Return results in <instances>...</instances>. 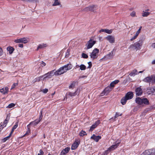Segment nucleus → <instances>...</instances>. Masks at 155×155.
<instances>
[{"label":"nucleus","mask_w":155,"mask_h":155,"mask_svg":"<svg viewBox=\"0 0 155 155\" xmlns=\"http://www.w3.org/2000/svg\"><path fill=\"white\" fill-rule=\"evenodd\" d=\"M120 140H119L118 139L116 141V142H117L116 144H115L114 145H112L109 148H108V150H109L110 151L114 150V149L116 148L120 144Z\"/></svg>","instance_id":"obj_9"},{"label":"nucleus","mask_w":155,"mask_h":155,"mask_svg":"<svg viewBox=\"0 0 155 155\" xmlns=\"http://www.w3.org/2000/svg\"><path fill=\"white\" fill-rule=\"evenodd\" d=\"M39 152L40 153H38V155H44V153L43 151V150L41 149L39 150Z\"/></svg>","instance_id":"obj_48"},{"label":"nucleus","mask_w":155,"mask_h":155,"mask_svg":"<svg viewBox=\"0 0 155 155\" xmlns=\"http://www.w3.org/2000/svg\"><path fill=\"white\" fill-rule=\"evenodd\" d=\"M63 74H64V73L61 69V67L54 72V75H60Z\"/></svg>","instance_id":"obj_20"},{"label":"nucleus","mask_w":155,"mask_h":155,"mask_svg":"<svg viewBox=\"0 0 155 155\" xmlns=\"http://www.w3.org/2000/svg\"><path fill=\"white\" fill-rule=\"evenodd\" d=\"M41 66L43 67L45 66L46 65V64L43 61H42L41 63L40 64Z\"/></svg>","instance_id":"obj_49"},{"label":"nucleus","mask_w":155,"mask_h":155,"mask_svg":"<svg viewBox=\"0 0 155 155\" xmlns=\"http://www.w3.org/2000/svg\"><path fill=\"white\" fill-rule=\"evenodd\" d=\"M151 47L153 48H155V42L153 43L151 46Z\"/></svg>","instance_id":"obj_62"},{"label":"nucleus","mask_w":155,"mask_h":155,"mask_svg":"<svg viewBox=\"0 0 155 155\" xmlns=\"http://www.w3.org/2000/svg\"><path fill=\"white\" fill-rule=\"evenodd\" d=\"M72 68L73 65L70 63L67 64L61 67L64 73L66 72L67 71L71 69Z\"/></svg>","instance_id":"obj_6"},{"label":"nucleus","mask_w":155,"mask_h":155,"mask_svg":"<svg viewBox=\"0 0 155 155\" xmlns=\"http://www.w3.org/2000/svg\"><path fill=\"white\" fill-rule=\"evenodd\" d=\"M28 39L25 38H23L22 43L24 44L27 43L28 42Z\"/></svg>","instance_id":"obj_46"},{"label":"nucleus","mask_w":155,"mask_h":155,"mask_svg":"<svg viewBox=\"0 0 155 155\" xmlns=\"http://www.w3.org/2000/svg\"><path fill=\"white\" fill-rule=\"evenodd\" d=\"M70 150L69 147H67L62 150L60 155H64L68 153Z\"/></svg>","instance_id":"obj_18"},{"label":"nucleus","mask_w":155,"mask_h":155,"mask_svg":"<svg viewBox=\"0 0 155 155\" xmlns=\"http://www.w3.org/2000/svg\"><path fill=\"white\" fill-rule=\"evenodd\" d=\"M8 88L7 87H5L0 89V92L3 94H5L8 93Z\"/></svg>","instance_id":"obj_17"},{"label":"nucleus","mask_w":155,"mask_h":155,"mask_svg":"<svg viewBox=\"0 0 155 155\" xmlns=\"http://www.w3.org/2000/svg\"><path fill=\"white\" fill-rule=\"evenodd\" d=\"M18 46L20 48H22L23 47V44H19L18 45Z\"/></svg>","instance_id":"obj_63"},{"label":"nucleus","mask_w":155,"mask_h":155,"mask_svg":"<svg viewBox=\"0 0 155 155\" xmlns=\"http://www.w3.org/2000/svg\"><path fill=\"white\" fill-rule=\"evenodd\" d=\"M142 45V42L140 41L136 42L133 44L131 45L130 46V48L132 50L137 51L140 49V47Z\"/></svg>","instance_id":"obj_2"},{"label":"nucleus","mask_w":155,"mask_h":155,"mask_svg":"<svg viewBox=\"0 0 155 155\" xmlns=\"http://www.w3.org/2000/svg\"><path fill=\"white\" fill-rule=\"evenodd\" d=\"M47 46L46 44H39L37 48V50L38 51L40 48L41 49L44 47H46Z\"/></svg>","instance_id":"obj_25"},{"label":"nucleus","mask_w":155,"mask_h":155,"mask_svg":"<svg viewBox=\"0 0 155 155\" xmlns=\"http://www.w3.org/2000/svg\"><path fill=\"white\" fill-rule=\"evenodd\" d=\"M112 89V88H111L110 86H107L101 93V96H103L105 94L106 95L108 94L111 91Z\"/></svg>","instance_id":"obj_8"},{"label":"nucleus","mask_w":155,"mask_h":155,"mask_svg":"<svg viewBox=\"0 0 155 155\" xmlns=\"http://www.w3.org/2000/svg\"><path fill=\"white\" fill-rule=\"evenodd\" d=\"M99 52V50L97 48L94 49L90 54L91 58L92 60L97 59L98 57V54Z\"/></svg>","instance_id":"obj_5"},{"label":"nucleus","mask_w":155,"mask_h":155,"mask_svg":"<svg viewBox=\"0 0 155 155\" xmlns=\"http://www.w3.org/2000/svg\"><path fill=\"white\" fill-rule=\"evenodd\" d=\"M76 84V82L75 81H73L71 83V85L69 86V88L71 89L72 88H74L75 86V84Z\"/></svg>","instance_id":"obj_39"},{"label":"nucleus","mask_w":155,"mask_h":155,"mask_svg":"<svg viewBox=\"0 0 155 155\" xmlns=\"http://www.w3.org/2000/svg\"><path fill=\"white\" fill-rule=\"evenodd\" d=\"M97 5H92L89 6L83 9V11L85 12L90 11L94 12H96L97 9Z\"/></svg>","instance_id":"obj_3"},{"label":"nucleus","mask_w":155,"mask_h":155,"mask_svg":"<svg viewBox=\"0 0 155 155\" xmlns=\"http://www.w3.org/2000/svg\"><path fill=\"white\" fill-rule=\"evenodd\" d=\"M122 114H120L119 113H118L117 112H116V114H115L114 117V121L116 120V119L119 116H121Z\"/></svg>","instance_id":"obj_35"},{"label":"nucleus","mask_w":155,"mask_h":155,"mask_svg":"<svg viewBox=\"0 0 155 155\" xmlns=\"http://www.w3.org/2000/svg\"><path fill=\"white\" fill-rule=\"evenodd\" d=\"M140 33V32L137 31L136 32L135 35L137 37Z\"/></svg>","instance_id":"obj_64"},{"label":"nucleus","mask_w":155,"mask_h":155,"mask_svg":"<svg viewBox=\"0 0 155 155\" xmlns=\"http://www.w3.org/2000/svg\"><path fill=\"white\" fill-rule=\"evenodd\" d=\"M151 150V155H155V149H150Z\"/></svg>","instance_id":"obj_47"},{"label":"nucleus","mask_w":155,"mask_h":155,"mask_svg":"<svg viewBox=\"0 0 155 155\" xmlns=\"http://www.w3.org/2000/svg\"><path fill=\"white\" fill-rule=\"evenodd\" d=\"M109 150H108V149L107 150L104 151V152L103 153L104 155H107L109 153Z\"/></svg>","instance_id":"obj_51"},{"label":"nucleus","mask_w":155,"mask_h":155,"mask_svg":"<svg viewBox=\"0 0 155 155\" xmlns=\"http://www.w3.org/2000/svg\"><path fill=\"white\" fill-rule=\"evenodd\" d=\"M78 91V89H77L73 93L71 92H68L66 93V95L67 96H69L71 97L74 96L77 94Z\"/></svg>","instance_id":"obj_19"},{"label":"nucleus","mask_w":155,"mask_h":155,"mask_svg":"<svg viewBox=\"0 0 155 155\" xmlns=\"http://www.w3.org/2000/svg\"><path fill=\"white\" fill-rule=\"evenodd\" d=\"M39 122L38 121V119H36L35 120L31 122L27 126V127L29 126L31 124H33L34 125H36L38 124Z\"/></svg>","instance_id":"obj_23"},{"label":"nucleus","mask_w":155,"mask_h":155,"mask_svg":"<svg viewBox=\"0 0 155 155\" xmlns=\"http://www.w3.org/2000/svg\"><path fill=\"white\" fill-rule=\"evenodd\" d=\"M12 134L10 133L8 136L2 139V141L3 143L5 142L7 140H8L12 136Z\"/></svg>","instance_id":"obj_22"},{"label":"nucleus","mask_w":155,"mask_h":155,"mask_svg":"<svg viewBox=\"0 0 155 155\" xmlns=\"http://www.w3.org/2000/svg\"><path fill=\"white\" fill-rule=\"evenodd\" d=\"M18 126V124H15L14 126L13 127H12V130H11V131L10 133H11V134H12V133L14 131V130L16 129V128Z\"/></svg>","instance_id":"obj_40"},{"label":"nucleus","mask_w":155,"mask_h":155,"mask_svg":"<svg viewBox=\"0 0 155 155\" xmlns=\"http://www.w3.org/2000/svg\"><path fill=\"white\" fill-rule=\"evenodd\" d=\"M127 98H126L125 97H124L122 98L121 99L120 102L123 105H124L127 102Z\"/></svg>","instance_id":"obj_24"},{"label":"nucleus","mask_w":155,"mask_h":155,"mask_svg":"<svg viewBox=\"0 0 155 155\" xmlns=\"http://www.w3.org/2000/svg\"><path fill=\"white\" fill-rule=\"evenodd\" d=\"M96 43V41H93L92 39H90L89 41L87 42V43L86 45V46L87 47V49H89L92 48Z\"/></svg>","instance_id":"obj_7"},{"label":"nucleus","mask_w":155,"mask_h":155,"mask_svg":"<svg viewBox=\"0 0 155 155\" xmlns=\"http://www.w3.org/2000/svg\"><path fill=\"white\" fill-rule=\"evenodd\" d=\"M8 122L6 121V120H5L4 122V124H3V125H4V127H6L7 125V124L8 123Z\"/></svg>","instance_id":"obj_58"},{"label":"nucleus","mask_w":155,"mask_h":155,"mask_svg":"<svg viewBox=\"0 0 155 155\" xmlns=\"http://www.w3.org/2000/svg\"><path fill=\"white\" fill-rule=\"evenodd\" d=\"M140 155H148V152L147 151V150H146L142 153Z\"/></svg>","instance_id":"obj_50"},{"label":"nucleus","mask_w":155,"mask_h":155,"mask_svg":"<svg viewBox=\"0 0 155 155\" xmlns=\"http://www.w3.org/2000/svg\"><path fill=\"white\" fill-rule=\"evenodd\" d=\"M15 104L12 103L9 104L8 106L6 107V108H10L14 107L15 106Z\"/></svg>","instance_id":"obj_37"},{"label":"nucleus","mask_w":155,"mask_h":155,"mask_svg":"<svg viewBox=\"0 0 155 155\" xmlns=\"http://www.w3.org/2000/svg\"><path fill=\"white\" fill-rule=\"evenodd\" d=\"M151 150L150 149L147 150V151L148 152V155H151Z\"/></svg>","instance_id":"obj_59"},{"label":"nucleus","mask_w":155,"mask_h":155,"mask_svg":"<svg viewBox=\"0 0 155 155\" xmlns=\"http://www.w3.org/2000/svg\"><path fill=\"white\" fill-rule=\"evenodd\" d=\"M135 102L137 104L140 105L143 104L148 105L149 104V101L147 98H142L139 97H137L135 99Z\"/></svg>","instance_id":"obj_1"},{"label":"nucleus","mask_w":155,"mask_h":155,"mask_svg":"<svg viewBox=\"0 0 155 155\" xmlns=\"http://www.w3.org/2000/svg\"><path fill=\"white\" fill-rule=\"evenodd\" d=\"M80 144V142L75 141L74 143L72 144L71 147V149L72 150H74L76 149L78 147Z\"/></svg>","instance_id":"obj_16"},{"label":"nucleus","mask_w":155,"mask_h":155,"mask_svg":"<svg viewBox=\"0 0 155 155\" xmlns=\"http://www.w3.org/2000/svg\"><path fill=\"white\" fill-rule=\"evenodd\" d=\"M70 50L69 49H68L67 50L66 52L65 53V57L67 58L69 57L70 56Z\"/></svg>","instance_id":"obj_34"},{"label":"nucleus","mask_w":155,"mask_h":155,"mask_svg":"<svg viewBox=\"0 0 155 155\" xmlns=\"http://www.w3.org/2000/svg\"><path fill=\"white\" fill-rule=\"evenodd\" d=\"M135 92L137 96H141L143 94V90L141 86L136 88L135 90Z\"/></svg>","instance_id":"obj_11"},{"label":"nucleus","mask_w":155,"mask_h":155,"mask_svg":"<svg viewBox=\"0 0 155 155\" xmlns=\"http://www.w3.org/2000/svg\"><path fill=\"white\" fill-rule=\"evenodd\" d=\"M105 33H107L108 34H111L113 31V29H111L110 30H109L108 29H106L105 30Z\"/></svg>","instance_id":"obj_41"},{"label":"nucleus","mask_w":155,"mask_h":155,"mask_svg":"<svg viewBox=\"0 0 155 155\" xmlns=\"http://www.w3.org/2000/svg\"><path fill=\"white\" fill-rule=\"evenodd\" d=\"M18 85V82L16 83H14L12 86L11 89H12L15 88V87L17 86Z\"/></svg>","instance_id":"obj_42"},{"label":"nucleus","mask_w":155,"mask_h":155,"mask_svg":"<svg viewBox=\"0 0 155 155\" xmlns=\"http://www.w3.org/2000/svg\"><path fill=\"white\" fill-rule=\"evenodd\" d=\"M100 120H98L95 123L92 124V125L90 127L89 131H92L100 123Z\"/></svg>","instance_id":"obj_12"},{"label":"nucleus","mask_w":155,"mask_h":155,"mask_svg":"<svg viewBox=\"0 0 155 155\" xmlns=\"http://www.w3.org/2000/svg\"><path fill=\"white\" fill-rule=\"evenodd\" d=\"M7 50L9 51V53L11 54L13 53L15 50V49L12 47L9 46L7 48Z\"/></svg>","instance_id":"obj_21"},{"label":"nucleus","mask_w":155,"mask_h":155,"mask_svg":"<svg viewBox=\"0 0 155 155\" xmlns=\"http://www.w3.org/2000/svg\"><path fill=\"white\" fill-rule=\"evenodd\" d=\"M43 77V76H41L39 77L35 78L33 81V83H35L37 82H39L40 81Z\"/></svg>","instance_id":"obj_27"},{"label":"nucleus","mask_w":155,"mask_h":155,"mask_svg":"<svg viewBox=\"0 0 155 155\" xmlns=\"http://www.w3.org/2000/svg\"><path fill=\"white\" fill-rule=\"evenodd\" d=\"M119 82V80H115L112 81V82L114 84V85H115L117 84Z\"/></svg>","instance_id":"obj_56"},{"label":"nucleus","mask_w":155,"mask_h":155,"mask_svg":"<svg viewBox=\"0 0 155 155\" xmlns=\"http://www.w3.org/2000/svg\"><path fill=\"white\" fill-rule=\"evenodd\" d=\"M150 13L149 12L143 11L142 13V16L143 17H147L150 15Z\"/></svg>","instance_id":"obj_29"},{"label":"nucleus","mask_w":155,"mask_h":155,"mask_svg":"<svg viewBox=\"0 0 155 155\" xmlns=\"http://www.w3.org/2000/svg\"><path fill=\"white\" fill-rule=\"evenodd\" d=\"M3 53V51L2 49L0 48V56L2 55Z\"/></svg>","instance_id":"obj_60"},{"label":"nucleus","mask_w":155,"mask_h":155,"mask_svg":"<svg viewBox=\"0 0 155 155\" xmlns=\"http://www.w3.org/2000/svg\"><path fill=\"white\" fill-rule=\"evenodd\" d=\"M86 135H87V134L86 132L83 130H82L79 133V135L81 137H83Z\"/></svg>","instance_id":"obj_30"},{"label":"nucleus","mask_w":155,"mask_h":155,"mask_svg":"<svg viewBox=\"0 0 155 155\" xmlns=\"http://www.w3.org/2000/svg\"><path fill=\"white\" fill-rule=\"evenodd\" d=\"M113 51H112L111 52L109 53L108 54L106 55V56L107 57H109V58L111 59L113 57Z\"/></svg>","instance_id":"obj_28"},{"label":"nucleus","mask_w":155,"mask_h":155,"mask_svg":"<svg viewBox=\"0 0 155 155\" xmlns=\"http://www.w3.org/2000/svg\"><path fill=\"white\" fill-rule=\"evenodd\" d=\"M14 42L16 43H22V38L15 40Z\"/></svg>","instance_id":"obj_33"},{"label":"nucleus","mask_w":155,"mask_h":155,"mask_svg":"<svg viewBox=\"0 0 155 155\" xmlns=\"http://www.w3.org/2000/svg\"><path fill=\"white\" fill-rule=\"evenodd\" d=\"M150 91L151 93L155 95V87L150 88Z\"/></svg>","instance_id":"obj_32"},{"label":"nucleus","mask_w":155,"mask_h":155,"mask_svg":"<svg viewBox=\"0 0 155 155\" xmlns=\"http://www.w3.org/2000/svg\"><path fill=\"white\" fill-rule=\"evenodd\" d=\"M88 66L87 67L88 68H91L92 66V63L91 61H89L88 62Z\"/></svg>","instance_id":"obj_52"},{"label":"nucleus","mask_w":155,"mask_h":155,"mask_svg":"<svg viewBox=\"0 0 155 155\" xmlns=\"http://www.w3.org/2000/svg\"><path fill=\"white\" fill-rule=\"evenodd\" d=\"M137 71L136 69L134 70L129 74L130 76H134L137 74Z\"/></svg>","instance_id":"obj_26"},{"label":"nucleus","mask_w":155,"mask_h":155,"mask_svg":"<svg viewBox=\"0 0 155 155\" xmlns=\"http://www.w3.org/2000/svg\"><path fill=\"white\" fill-rule=\"evenodd\" d=\"M82 57L84 58H88V56L87 54L84 53H82Z\"/></svg>","instance_id":"obj_44"},{"label":"nucleus","mask_w":155,"mask_h":155,"mask_svg":"<svg viewBox=\"0 0 155 155\" xmlns=\"http://www.w3.org/2000/svg\"><path fill=\"white\" fill-rule=\"evenodd\" d=\"M137 37L135 35L132 37L130 39V41H134V40Z\"/></svg>","instance_id":"obj_54"},{"label":"nucleus","mask_w":155,"mask_h":155,"mask_svg":"<svg viewBox=\"0 0 155 155\" xmlns=\"http://www.w3.org/2000/svg\"><path fill=\"white\" fill-rule=\"evenodd\" d=\"M60 4V2L58 0H55L54 2L52 4V5L53 6H57L59 5Z\"/></svg>","instance_id":"obj_31"},{"label":"nucleus","mask_w":155,"mask_h":155,"mask_svg":"<svg viewBox=\"0 0 155 155\" xmlns=\"http://www.w3.org/2000/svg\"><path fill=\"white\" fill-rule=\"evenodd\" d=\"M80 69L82 71L86 69V66L84 65L83 64H81L80 66Z\"/></svg>","instance_id":"obj_38"},{"label":"nucleus","mask_w":155,"mask_h":155,"mask_svg":"<svg viewBox=\"0 0 155 155\" xmlns=\"http://www.w3.org/2000/svg\"><path fill=\"white\" fill-rule=\"evenodd\" d=\"M143 81L146 83H155V75H151L145 78Z\"/></svg>","instance_id":"obj_4"},{"label":"nucleus","mask_w":155,"mask_h":155,"mask_svg":"<svg viewBox=\"0 0 155 155\" xmlns=\"http://www.w3.org/2000/svg\"><path fill=\"white\" fill-rule=\"evenodd\" d=\"M106 29H101L99 31V32L101 33V32H105Z\"/></svg>","instance_id":"obj_61"},{"label":"nucleus","mask_w":155,"mask_h":155,"mask_svg":"<svg viewBox=\"0 0 155 155\" xmlns=\"http://www.w3.org/2000/svg\"><path fill=\"white\" fill-rule=\"evenodd\" d=\"M101 137L100 136H96L95 134H93L91 137V138L94 140L95 141L97 142L98 141L101 139Z\"/></svg>","instance_id":"obj_15"},{"label":"nucleus","mask_w":155,"mask_h":155,"mask_svg":"<svg viewBox=\"0 0 155 155\" xmlns=\"http://www.w3.org/2000/svg\"><path fill=\"white\" fill-rule=\"evenodd\" d=\"M22 1L24 2H32L35 1V0H22Z\"/></svg>","instance_id":"obj_57"},{"label":"nucleus","mask_w":155,"mask_h":155,"mask_svg":"<svg viewBox=\"0 0 155 155\" xmlns=\"http://www.w3.org/2000/svg\"><path fill=\"white\" fill-rule=\"evenodd\" d=\"M114 84L113 83L111 82L109 86L113 89L114 87Z\"/></svg>","instance_id":"obj_53"},{"label":"nucleus","mask_w":155,"mask_h":155,"mask_svg":"<svg viewBox=\"0 0 155 155\" xmlns=\"http://www.w3.org/2000/svg\"><path fill=\"white\" fill-rule=\"evenodd\" d=\"M40 115L39 119V120H38V121L39 122L42 120V111L41 110L40 113Z\"/></svg>","instance_id":"obj_43"},{"label":"nucleus","mask_w":155,"mask_h":155,"mask_svg":"<svg viewBox=\"0 0 155 155\" xmlns=\"http://www.w3.org/2000/svg\"><path fill=\"white\" fill-rule=\"evenodd\" d=\"M134 96L133 92L132 91L128 92L125 95V97L128 100L131 99Z\"/></svg>","instance_id":"obj_14"},{"label":"nucleus","mask_w":155,"mask_h":155,"mask_svg":"<svg viewBox=\"0 0 155 155\" xmlns=\"http://www.w3.org/2000/svg\"><path fill=\"white\" fill-rule=\"evenodd\" d=\"M42 91L44 93H46L48 91V90L47 89L45 88Z\"/></svg>","instance_id":"obj_55"},{"label":"nucleus","mask_w":155,"mask_h":155,"mask_svg":"<svg viewBox=\"0 0 155 155\" xmlns=\"http://www.w3.org/2000/svg\"><path fill=\"white\" fill-rule=\"evenodd\" d=\"M130 15L132 17L136 16V12L134 11H133L130 13Z\"/></svg>","instance_id":"obj_45"},{"label":"nucleus","mask_w":155,"mask_h":155,"mask_svg":"<svg viewBox=\"0 0 155 155\" xmlns=\"http://www.w3.org/2000/svg\"><path fill=\"white\" fill-rule=\"evenodd\" d=\"M106 39L110 43H113L115 42V38L114 36L108 35L106 37Z\"/></svg>","instance_id":"obj_13"},{"label":"nucleus","mask_w":155,"mask_h":155,"mask_svg":"<svg viewBox=\"0 0 155 155\" xmlns=\"http://www.w3.org/2000/svg\"><path fill=\"white\" fill-rule=\"evenodd\" d=\"M28 130L26 132V133L25 134L23 135V137H25L26 135H28L31 133V130L30 128L28 127H27Z\"/></svg>","instance_id":"obj_36"},{"label":"nucleus","mask_w":155,"mask_h":155,"mask_svg":"<svg viewBox=\"0 0 155 155\" xmlns=\"http://www.w3.org/2000/svg\"><path fill=\"white\" fill-rule=\"evenodd\" d=\"M54 71L55 69L52 70L51 71H49L47 73L43 75L44 76H45L44 78H51L52 76H53L54 75Z\"/></svg>","instance_id":"obj_10"}]
</instances>
